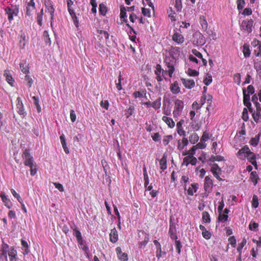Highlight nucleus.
Listing matches in <instances>:
<instances>
[{"mask_svg":"<svg viewBox=\"0 0 261 261\" xmlns=\"http://www.w3.org/2000/svg\"><path fill=\"white\" fill-rule=\"evenodd\" d=\"M237 156L241 160H244L247 158L252 164L255 162V155L247 146H245L239 150L237 153Z\"/></svg>","mask_w":261,"mask_h":261,"instance_id":"nucleus-1","label":"nucleus"},{"mask_svg":"<svg viewBox=\"0 0 261 261\" xmlns=\"http://www.w3.org/2000/svg\"><path fill=\"white\" fill-rule=\"evenodd\" d=\"M176 61V57L172 56H167L165 59V62L168 68V75L170 77L172 76V74L174 71V66Z\"/></svg>","mask_w":261,"mask_h":261,"instance_id":"nucleus-2","label":"nucleus"},{"mask_svg":"<svg viewBox=\"0 0 261 261\" xmlns=\"http://www.w3.org/2000/svg\"><path fill=\"white\" fill-rule=\"evenodd\" d=\"M172 39L176 44L178 45L181 44L185 42V38L181 34L180 29L173 30Z\"/></svg>","mask_w":261,"mask_h":261,"instance_id":"nucleus-3","label":"nucleus"},{"mask_svg":"<svg viewBox=\"0 0 261 261\" xmlns=\"http://www.w3.org/2000/svg\"><path fill=\"white\" fill-rule=\"evenodd\" d=\"M22 158L24 164L27 166H29L35 163L33 156L30 153L29 150L25 149L23 152Z\"/></svg>","mask_w":261,"mask_h":261,"instance_id":"nucleus-4","label":"nucleus"},{"mask_svg":"<svg viewBox=\"0 0 261 261\" xmlns=\"http://www.w3.org/2000/svg\"><path fill=\"white\" fill-rule=\"evenodd\" d=\"M193 42L197 45H202L205 43V40L203 35L199 32H196L193 36Z\"/></svg>","mask_w":261,"mask_h":261,"instance_id":"nucleus-5","label":"nucleus"},{"mask_svg":"<svg viewBox=\"0 0 261 261\" xmlns=\"http://www.w3.org/2000/svg\"><path fill=\"white\" fill-rule=\"evenodd\" d=\"M184 102L180 99H176L174 102V110L173 114L174 117H177L182 111L184 108Z\"/></svg>","mask_w":261,"mask_h":261,"instance_id":"nucleus-6","label":"nucleus"},{"mask_svg":"<svg viewBox=\"0 0 261 261\" xmlns=\"http://www.w3.org/2000/svg\"><path fill=\"white\" fill-rule=\"evenodd\" d=\"M251 44L254 48L253 53L255 56L261 57V42L256 39H254Z\"/></svg>","mask_w":261,"mask_h":261,"instance_id":"nucleus-7","label":"nucleus"},{"mask_svg":"<svg viewBox=\"0 0 261 261\" xmlns=\"http://www.w3.org/2000/svg\"><path fill=\"white\" fill-rule=\"evenodd\" d=\"M6 12L8 15L9 21H11L13 20L14 16L17 15L18 13V9L16 7H7L6 9Z\"/></svg>","mask_w":261,"mask_h":261,"instance_id":"nucleus-8","label":"nucleus"},{"mask_svg":"<svg viewBox=\"0 0 261 261\" xmlns=\"http://www.w3.org/2000/svg\"><path fill=\"white\" fill-rule=\"evenodd\" d=\"M253 22V21L252 19L242 21L241 25L242 30L246 31L248 33L251 32L252 31Z\"/></svg>","mask_w":261,"mask_h":261,"instance_id":"nucleus-9","label":"nucleus"},{"mask_svg":"<svg viewBox=\"0 0 261 261\" xmlns=\"http://www.w3.org/2000/svg\"><path fill=\"white\" fill-rule=\"evenodd\" d=\"M17 109L18 113L22 116H24L26 115V112L24 111V106L22 101L20 97L17 98Z\"/></svg>","mask_w":261,"mask_h":261,"instance_id":"nucleus-10","label":"nucleus"},{"mask_svg":"<svg viewBox=\"0 0 261 261\" xmlns=\"http://www.w3.org/2000/svg\"><path fill=\"white\" fill-rule=\"evenodd\" d=\"M181 81L183 85L187 89H191L195 85V82L193 80L182 78L181 79Z\"/></svg>","mask_w":261,"mask_h":261,"instance_id":"nucleus-11","label":"nucleus"},{"mask_svg":"<svg viewBox=\"0 0 261 261\" xmlns=\"http://www.w3.org/2000/svg\"><path fill=\"white\" fill-rule=\"evenodd\" d=\"M211 171L213 173L214 176L218 179H221L220 175L221 173V170L216 164H214L211 167Z\"/></svg>","mask_w":261,"mask_h":261,"instance_id":"nucleus-12","label":"nucleus"},{"mask_svg":"<svg viewBox=\"0 0 261 261\" xmlns=\"http://www.w3.org/2000/svg\"><path fill=\"white\" fill-rule=\"evenodd\" d=\"M35 9V4L34 0H30L28 3L27 6V12L26 14L28 16H30L32 15L33 12Z\"/></svg>","mask_w":261,"mask_h":261,"instance_id":"nucleus-13","label":"nucleus"},{"mask_svg":"<svg viewBox=\"0 0 261 261\" xmlns=\"http://www.w3.org/2000/svg\"><path fill=\"white\" fill-rule=\"evenodd\" d=\"M213 188V181L211 178L207 176L205 177L204 183V188L205 191L210 192Z\"/></svg>","mask_w":261,"mask_h":261,"instance_id":"nucleus-14","label":"nucleus"},{"mask_svg":"<svg viewBox=\"0 0 261 261\" xmlns=\"http://www.w3.org/2000/svg\"><path fill=\"white\" fill-rule=\"evenodd\" d=\"M192 53L193 54L192 55L196 57L198 59H199L200 61H201L202 64L203 66H206L207 64V61L206 59L203 58L202 54L197 50L196 49H193L192 50Z\"/></svg>","mask_w":261,"mask_h":261,"instance_id":"nucleus-15","label":"nucleus"},{"mask_svg":"<svg viewBox=\"0 0 261 261\" xmlns=\"http://www.w3.org/2000/svg\"><path fill=\"white\" fill-rule=\"evenodd\" d=\"M162 120L168 125L169 128H173L175 126V122L172 118L166 116H163L162 117Z\"/></svg>","mask_w":261,"mask_h":261,"instance_id":"nucleus-16","label":"nucleus"},{"mask_svg":"<svg viewBox=\"0 0 261 261\" xmlns=\"http://www.w3.org/2000/svg\"><path fill=\"white\" fill-rule=\"evenodd\" d=\"M153 243L156 247V257L159 259L163 254H166L165 252H162L160 243L156 240L153 241Z\"/></svg>","mask_w":261,"mask_h":261,"instance_id":"nucleus-17","label":"nucleus"},{"mask_svg":"<svg viewBox=\"0 0 261 261\" xmlns=\"http://www.w3.org/2000/svg\"><path fill=\"white\" fill-rule=\"evenodd\" d=\"M4 76L6 81L12 86H14V80L13 79L9 70H6L4 71Z\"/></svg>","mask_w":261,"mask_h":261,"instance_id":"nucleus-18","label":"nucleus"},{"mask_svg":"<svg viewBox=\"0 0 261 261\" xmlns=\"http://www.w3.org/2000/svg\"><path fill=\"white\" fill-rule=\"evenodd\" d=\"M110 241L113 243H116L118 239V232L116 228H113L111 230L110 233Z\"/></svg>","mask_w":261,"mask_h":261,"instance_id":"nucleus-19","label":"nucleus"},{"mask_svg":"<svg viewBox=\"0 0 261 261\" xmlns=\"http://www.w3.org/2000/svg\"><path fill=\"white\" fill-rule=\"evenodd\" d=\"M170 89L171 91L173 94L179 93L180 91V88L179 86V84L177 81H175L171 84Z\"/></svg>","mask_w":261,"mask_h":261,"instance_id":"nucleus-20","label":"nucleus"},{"mask_svg":"<svg viewBox=\"0 0 261 261\" xmlns=\"http://www.w3.org/2000/svg\"><path fill=\"white\" fill-rule=\"evenodd\" d=\"M2 201L4 203L5 206L8 208H10L12 206V203L10 200L6 196L5 194L2 192L0 194Z\"/></svg>","mask_w":261,"mask_h":261,"instance_id":"nucleus-21","label":"nucleus"},{"mask_svg":"<svg viewBox=\"0 0 261 261\" xmlns=\"http://www.w3.org/2000/svg\"><path fill=\"white\" fill-rule=\"evenodd\" d=\"M243 102L244 105L248 109H250L251 104L250 102V96L247 95L246 91L245 89L243 90Z\"/></svg>","mask_w":261,"mask_h":261,"instance_id":"nucleus-22","label":"nucleus"},{"mask_svg":"<svg viewBox=\"0 0 261 261\" xmlns=\"http://www.w3.org/2000/svg\"><path fill=\"white\" fill-rule=\"evenodd\" d=\"M199 228L200 230L202 231V237L204 239H205L206 240H208L211 238V233L209 231L207 230L204 226L200 225L199 226Z\"/></svg>","mask_w":261,"mask_h":261,"instance_id":"nucleus-23","label":"nucleus"},{"mask_svg":"<svg viewBox=\"0 0 261 261\" xmlns=\"http://www.w3.org/2000/svg\"><path fill=\"white\" fill-rule=\"evenodd\" d=\"M176 229L175 226L173 224H170L169 226V233L170 236V238L172 240H177V237L176 234Z\"/></svg>","mask_w":261,"mask_h":261,"instance_id":"nucleus-24","label":"nucleus"},{"mask_svg":"<svg viewBox=\"0 0 261 261\" xmlns=\"http://www.w3.org/2000/svg\"><path fill=\"white\" fill-rule=\"evenodd\" d=\"M198 189V184L197 183H193L189 188L187 191L188 195L193 196L196 193Z\"/></svg>","mask_w":261,"mask_h":261,"instance_id":"nucleus-25","label":"nucleus"},{"mask_svg":"<svg viewBox=\"0 0 261 261\" xmlns=\"http://www.w3.org/2000/svg\"><path fill=\"white\" fill-rule=\"evenodd\" d=\"M184 122V121L183 120H180L179 122H178L176 123L177 132V133L180 136L185 135V132L183 129V128L182 126Z\"/></svg>","mask_w":261,"mask_h":261,"instance_id":"nucleus-26","label":"nucleus"},{"mask_svg":"<svg viewBox=\"0 0 261 261\" xmlns=\"http://www.w3.org/2000/svg\"><path fill=\"white\" fill-rule=\"evenodd\" d=\"M205 100V97H202L201 98V103L199 104L197 101H195L192 104V109L194 110H197L201 108V107L202 106V105L204 104Z\"/></svg>","mask_w":261,"mask_h":261,"instance_id":"nucleus-27","label":"nucleus"},{"mask_svg":"<svg viewBox=\"0 0 261 261\" xmlns=\"http://www.w3.org/2000/svg\"><path fill=\"white\" fill-rule=\"evenodd\" d=\"M17 252L14 248H11L8 252V255L10 257V261H16Z\"/></svg>","mask_w":261,"mask_h":261,"instance_id":"nucleus-28","label":"nucleus"},{"mask_svg":"<svg viewBox=\"0 0 261 261\" xmlns=\"http://www.w3.org/2000/svg\"><path fill=\"white\" fill-rule=\"evenodd\" d=\"M160 167L162 170L167 168V158L165 155H163L160 161Z\"/></svg>","mask_w":261,"mask_h":261,"instance_id":"nucleus-29","label":"nucleus"},{"mask_svg":"<svg viewBox=\"0 0 261 261\" xmlns=\"http://www.w3.org/2000/svg\"><path fill=\"white\" fill-rule=\"evenodd\" d=\"M120 16L121 19H123V21L124 22H125L126 23L127 22V20L126 19L127 15H126V9L123 7H121L120 8Z\"/></svg>","mask_w":261,"mask_h":261,"instance_id":"nucleus-30","label":"nucleus"},{"mask_svg":"<svg viewBox=\"0 0 261 261\" xmlns=\"http://www.w3.org/2000/svg\"><path fill=\"white\" fill-rule=\"evenodd\" d=\"M199 138V136L197 134L193 133L190 135L189 141L191 144H194L198 142Z\"/></svg>","mask_w":261,"mask_h":261,"instance_id":"nucleus-31","label":"nucleus"},{"mask_svg":"<svg viewBox=\"0 0 261 261\" xmlns=\"http://www.w3.org/2000/svg\"><path fill=\"white\" fill-rule=\"evenodd\" d=\"M21 244L22 245V249L24 250L23 253V254H27L29 252V245L28 243L25 241L22 240Z\"/></svg>","mask_w":261,"mask_h":261,"instance_id":"nucleus-32","label":"nucleus"},{"mask_svg":"<svg viewBox=\"0 0 261 261\" xmlns=\"http://www.w3.org/2000/svg\"><path fill=\"white\" fill-rule=\"evenodd\" d=\"M250 178L251 180L254 183V185H256L257 183L258 176L255 171L251 172Z\"/></svg>","mask_w":261,"mask_h":261,"instance_id":"nucleus-33","label":"nucleus"},{"mask_svg":"<svg viewBox=\"0 0 261 261\" xmlns=\"http://www.w3.org/2000/svg\"><path fill=\"white\" fill-rule=\"evenodd\" d=\"M161 106V98L159 97L152 103L151 107L155 110H158L160 108Z\"/></svg>","mask_w":261,"mask_h":261,"instance_id":"nucleus-34","label":"nucleus"},{"mask_svg":"<svg viewBox=\"0 0 261 261\" xmlns=\"http://www.w3.org/2000/svg\"><path fill=\"white\" fill-rule=\"evenodd\" d=\"M202 219L204 223H210L211 222L210 214L207 212L202 213Z\"/></svg>","mask_w":261,"mask_h":261,"instance_id":"nucleus-35","label":"nucleus"},{"mask_svg":"<svg viewBox=\"0 0 261 261\" xmlns=\"http://www.w3.org/2000/svg\"><path fill=\"white\" fill-rule=\"evenodd\" d=\"M200 23L203 30H207L208 24L205 18L203 16H201L200 17Z\"/></svg>","mask_w":261,"mask_h":261,"instance_id":"nucleus-36","label":"nucleus"},{"mask_svg":"<svg viewBox=\"0 0 261 261\" xmlns=\"http://www.w3.org/2000/svg\"><path fill=\"white\" fill-rule=\"evenodd\" d=\"M243 53L244 56L245 57H249L250 56V50L249 49V47L248 45L245 44L243 45Z\"/></svg>","mask_w":261,"mask_h":261,"instance_id":"nucleus-37","label":"nucleus"},{"mask_svg":"<svg viewBox=\"0 0 261 261\" xmlns=\"http://www.w3.org/2000/svg\"><path fill=\"white\" fill-rule=\"evenodd\" d=\"M211 135L207 131H205L203 132L202 137H201L200 141L201 142H205L207 141L211 137Z\"/></svg>","mask_w":261,"mask_h":261,"instance_id":"nucleus-38","label":"nucleus"},{"mask_svg":"<svg viewBox=\"0 0 261 261\" xmlns=\"http://www.w3.org/2000/svg\"><path fill=\"white\" fill-rule=\"evenodd\" d=\"M73 234L76 237L77 242L81 243V241L83 240V238L81 232L78 229L75 228L74 229Z\"/></svg>","mask_w":261,"mask_h":261,"instance_id":"nucleus-39","label":"nucleus"},{"mask_svg":"<svg viewBox=\"0 0 261 261\" xmlns=\"http://www.w3.org/2000/svg\"><path fill=\"white\" fill-rule=\"evenodd\" d=\"M79 245V247L82 249L85 253L87 254L89 251L88 247L84 243L83 240H82L81 243L77 242Z\"/></svg>","mask_w":261,"mask_h":261,"instance_id":"nucleus-40","label":"nucleus"},{"mask_svg":"<svg viewBox=\"0 0 261 261\" xmlns=\"http://www.w3.org/2000/svg\"><path fill=\"white\" fill-rule=\"evenodd\" d=\"M47 10L50 15L51 25L52 26V21L54 19L55 9L52 5H50L47 6Z\"/></svg>","mask_w":261,"mask_h":261,"instance_id":"nucleus-41","label":"nucleus"},{"mask_svg":"<svg viewBox=\"0 0 261 261\" xmlns=\"http://www.w3.org/2000/svg\"><path fill=\"white\" fill-rule=\"evenodd\" d=\"M186 72L190 76H197L199 75L198 71L191 68H189Z\"/></svg>","mask_w":261,"mask_h":261,"instance_id":"nucleus-42","label":"nucleus"},{"mask_svg":"<svg viewBox=\"0 0 261 261\" xmlns=\"http://www.w3.org/2000/svg\"><path fill=\"white\" fill-rule=\"evenodd\" d=\"M219 221L221 222H226L228 220V216L225 214H222V212H219Z\"/></svg>","mask_w":261,"mask_h":261,"instance_id":"nucleus-43","label":"nucleus"},{"mask_svg":"<svg viewBox=\"0 0 261 261\" xmlns=\"http://www.w3.org/2000/svg\"><path fill=\"white\" fill-rule=\"evenodd\" d=\"M20 68L21 71L24 74L28 73L29 71L28 65L23 63L21 62L20 63Z\"/></svg>","mask_w":261,"mask_h":261,"instance_id":"nucleus-44","label":"nucleus"},{"mask_svg":"<svg viewBox=\"0 0 261 261\" xmlns=\"http://www.w3.org/2000/svg\"><path fill=\"white\" fill-rule=\"evenodd\" d=\"M212 82V76L209 74H207L203 80V83L206 86L209 85Z\"/></svg>","mask_w":261,"mask_h":261,"instance_id":"nucleus-45","label":"nucleus"},{"mask_svg":"<svg viewBox=\"0 0 261 261\" xmlns=\"http://www.w3.org/2000/svg\"><path fill=\"white\" fill-rule=\"evenodd\" d=\"M173 137L172 135H168L164 137L163 139V143L165 146H166L168 144L169 142L172 140Z\"/></svg>","mask_w":261,"mask_h":261,"instance_id":"nucleus-46","label":"nucleus"},{"mask_svg":"<svg viewBox=\"0 0 261 261\" xmlns=\"http://www.w3.org/2000/svg\"><path fill=\"white\" fill-rule=\"evenodd\" d=\"M149 236L148 234H145V238H144V240L142 242H141L140 243H139V247L140 248H143V247H144L146 244H147V243L149 241Z\"/></svg>","mask_w":261,"mask_h":261,"instance_id":"nucleus-47","label":"nucleus"},{"mask_svg":"<svg viewBox=\"0 0 261 261\" xmlns=\"http://www.w3.org/2000/svg\"><path fill=\"white\" fill-rule=\"evenodd\" d=\"M189 60L193 62L196 63L197 64H199L200 66H203L202 64L201 61H200L199 59H198L196 57L194 56L193 55H190L189 56Z\"/></svg>","mask_w":261,"mask_h":261,"instance_id":"nucleus-48","label":"nucleus"},{"mask_svg":"<svg viewBox=\"0 0 261 261\" xmlns=\"http://www.w3.org/2000/svg\"><path fill=\"white\" fill-rule=\"evenodd\" d=\"M258 227V224L255 222L251 221L249 225V228L250 230L252 231H257V228Z\"/></svg>","mask_w":261,"mask_h":261,"instance_id":"nucleus-49","label":"nucleus"},{"mask_svg":"<svg viewBox=\"0 0 261 261\" xmlns=\"http://www.w3.org/2000/svg\"><path fill=\"white\" fill-rule=\"evenodd\" d=\"M30 168V174L32 176L35 175L37 173L36 165L35 163L29 166Z\"/></svg>","mask_w":261,"mask_h":261,"instance_id":"nucleus-50","label":"nucleus"},{"mask_svg":"<svg viewBox=\"0 0 261 261\" xmlns=\"http://www.w3.org/2000/svg\"><path fill=\"white\" fill-rule=\"evenodd\" d=\"M254 67L257 72H261V61H255L254 63Z\"/></svg>","mask_w":261,"mask_h":261,"instance_id":"nucleus-51","label":"nucleus"},{"mask_svg":"<svg viewBox=\"0 0 261 261\" xmlns=\"http://www.w3.org/2000/svg\"><path fill=\"white\" fill-rule=\"evenodd\" d=\"M252 206L254 208H256L258 206V198L256 195L253 196L252 200Z\"/></svg>","mask_w":261,"mask_h":261,"instance_id":"nucleus-52","label":"nucleus"},{"mask_svg":"<svg viewBox=\"0 0 261 261\" xmlns=\"http://www.w3.org/2000/svg\"><path fill=\"white\" fill-rule=\"evenodd\" d=\"M196 149H197L196 147L195 146H194L191 149H190L189 151L186 152V153H184V155H188L193 156L195 154Z\"/></svg>","mask_w":261,"mask_h":261,"instance_id":"nucleus-53","label":"nucleus"},{"mask_svg":"<svg viewBox=\"0 0 261 261\" xmlns=\"http://www.w3.org/2000/svg\"><path fill=\"white\" fill-rule=\"evenodd\" d=\"M175 7L177 11H179L182 8V4L181 0H175Z\"/></svg>","mask_w":261,"mask_h":261,"instance_id":"nucleus-54","label":"nucleus"},{"mask_svg":"<svg viewBox=\"0 0 261 261\" xmlns=\"http://www.w3.org/2000/svg\"><path fill=\"white\" fill-rule=\"evenodd\" d=\"M237 4L238 10H242L244 8L245 3L244 0H237Z\"/></svg>","mask_w":261,"mask_h":261,"instance_id":"nucleus-55","label":"nucleus"},{"mask_svg":"<svg viewBox=\"0 0 261 261\" xmlns=\"http://www.w3.org/2000/svg\"><path fill=\"white\" fill-rule=\"evenodd\" d=\"M11 192L13 195V196L16 198L19 203H21L22 199L20 196V195L16 193V192L14 189H11Z\"/></svg>","mask_w":261,"mask_h":261,"instance_id":"nucleus-56","label":"nucleus"},{"mask_svg":"<svg viewBox=\"0 0 261 261\" xmlns=\"http://www.w3.org/2000/svg\"><path fill=\"white\" fill-rule=\"evenodd\" d=\"M224 206V198H223V197H222L221 201L219 202V205L218 207V212H222Z\"/></svg>","mask_w":261,"mask_h":261,"instance_id":"nucleus-57","label":"nucleus"},{"mask_svg":"<svg viewBox=\"0 0 261 261\" xmlns=\"http://www.w3.org/2000/svg\"><path fill=\"white\" fill-rule=\"evenodd\" d=\"M246 91L247 95H248L249 96H250V95L252 94L254 92V89L252 85H249Z\"/></svg>","mask_w":261,"mask_h":261,"instance_id":"nucleus-58","label":"nucleus"},{"mask_svg":"<svg viewBox=\"0 0 261 261\" xmlns=\"http://www.w3.org/2000/svg\"><path fill=\"white\" fill-rule=\"evenodd\" d=\"M24 80L27 82V83L29 85V87L30 88L31 87L33 83V79L29 75H27L25 76Z\"/></svg>","mask_w":261,"mask_h":261,"instance_id":"nucleus-59","label":"nucleus"},{"mask_svg":"<svg viewBox=\"0 0 261 261\" xmlns=\"http://www.w3.org/2000/svg\"><path fill=\"white\" fill-rule=\"evenodd\" d=\"M134 112V109L129 107L127 108L126 110L125 115L126 116V118H129L133 113Z\"/></svg>","mask_w":261,"mask_h":261,"instance_id":"nucleus-60","label":"nucleus"},{"mask_svg":"<svg viewBox=\"0 0 261 261\" xmlns=\"http://www.w3.org/2000/svg\"><path fill=\"white\" fill-rule=\"evenodd\" d=\"M142 12L145 16L148 17L150 16V10L149 9L143 8L142 9Z\"/></svg>","mask_w":261,"mask_h":261,"instance_id":"nucleus-61","label":"nucleus"},{"mask_svg":"<svg viewBox=\"0 0 261 261\" xmlns=\"http://www.w3.org/2000/svg\"><path fill=\"white\" fill-rule=\"evenodd\" d=\"M233 79L234 82L239 85L241 83V74L240 73H236L234 75Z\"/></svg>","mask_w":261,"mask_h":261,"instance_id":"nucleus-62","label":"nucleus"},{"mask_svg":"<svg viewBox=\"0 0 261 261\" xmlns=\"http://www.w3.org/2000/svg\"><path fill=\"white\" fill-rule=\"evenodd\" d=\"M100 106L102 108H105L106 110H108L109 107V101L107 100H102L100 102Z\"/></svg>","mask_w":261,"mask_h":261,"instance_id":"nucleus-63","label":"nucleus"},{"mask_svg":"<svg viewBox=\"0 0 261 261\" xmlns=\"http://www.w3.org/2000/svg\"><path fill=\"white\" fill-rule=\"evenodd\" d=\"M162 71H163V69L161 68V66L160 65H159V64H158L156 66V68H155V70L154 71L155 74L156 75H161V73H162Z\"/></svg>","mask_w":261,"mask_h":261,"instance_id":"nucleus-64","label":"nucleus"}]
</instances>
